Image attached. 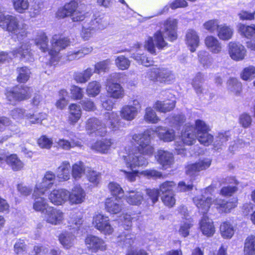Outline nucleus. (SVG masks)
Returning <instances> with one entry per match:
<instances>
[{
    "label": "nucleus",
    "mask_w": 255,
    "mask_h": 255,
    "mask_svg": "<svg viewBox=\"0 0 255 255\" xmlns=\"http://www.w3.org/2000/svg\"><path fill=\"white\" fill-rule=\"evenodd\" d=\"M149 135V131L143 134H133L132 139L138 145V146L132 149H126V155H123L121 157L122 163L128 170L122 169L121 172L129 182L135 181L139 173L138 170H134V168L145 166L148 164V160L144 155L150 156L153 153L154 147L150 144ZM140 173L148 178H157L162 176L161 172L155 169L146 170Z\"/></svg>",
    "instance_id": "f257e3e1"
},
{
    "label": "nucleus",
    "mask_w": 255,
    "mask_h": 255,
    "mask_svg": "<svg viewBox=\"0 0 255 255\" xmlns=\"http://www.w3.org/2000/svg\"><path fill=\"white\" fill-rule=\"evenodd\" d=\"M177 20L173 18H168L164 22L161 29L157 31L153 37L149 36L144 42V47L149 53L156 54V49H162L167 43L164 38L172 41L177 39Z\"/></svg>",
    "instance_id": "f03ea898"
},
{
    "label": "nucleus",
    "mask_w": 255,
    "mask_h": 255,
    "mask_svg": "<svg viewBox=\"0 0 255 255\" xmlns=\"http://www.w3.org/2000/svg\"><path fill=\"white\" fill-rule=\"evenodd\" d=\"M215 191V186L211 184L208 187L200 191V195H197L193 198V201L199 210V212L203 214L200 223V227L203 234L207 237H211L215 233V227L212 220L209 219L206 214L211 205V197Z\"/></svg>",
    "instance_id": "7ed1b4c3"
},
{
    "label": "nucleus",
    "mask_w": 255,
    "mask_h": 255,
    "mask_svg": "<svg viewBox=\"0 0 255 255\" xmlns=\"http://www.w3.org/2000/svg\"><path fill=\"white\" fill-rule=\"evenodd\" d=\"M122 123L117 112H106L103 123L97 118H90L86 123V128L90 133L95 132L100 136H104L108 128L113 131H116L121 128Z\"/></svg>",
    "instance_id": "20e7f679"
},
{
    "label": "nucleus",
    "mask_w": 255,
    "mask_h": 255,
    "mask_svg": "<svg viewBox=\"0 0 255 255\" xmlns=\"http://www.w3.org/2000/svg\"><path fill=\"white\" fill-rule=\"evenodd\" d=\"M0 26L8 32L15 35L19 39L27 36V25L24 23H19L18 18L14 15H0Z\"/></svg>",
    "instance_id": "39448f33"
},
{
    "label": "nucleus",
    "mask_w": 255,
    "mask_h": 255,
    "mask_svg": "<svg viewBox=\"0 0 255 255\" xmlns=\"http://www.w3.org/2000/svg\"><path fill=\"white\" fill-rule=\"evenodd\" d=\"M82 222L81 215L77 218H72L69 223L70 231H63L59 235V241L64 249H69L74 245L76 241V235L79 234V231L81 230Z\"/></svg>",
    "instance_id": "423d86ee"
},
{
    "label": "nucleus",
    "mask_w": 255,
    "mask_h": 255,
    "mask_svg": "<svg viewBox=\"0 0 255 255\" xmlns=\"http://www.w3.org/2000/svg\"><path fill=\"white\" fill-rule=\"evenodd\" d=\"M116 242L127 250L126 255H147L145 250L136 249L138 243L134 233L124 232L118 236Z\"/></svg>",
    "instance_id": "0eeeda50"
},
{
    "label": "nucleus",
    "mask_w": 255,
    "mask_h": 255,
    "mask_svg": "<svg viewBox=\"0 0 255 255\" xmlns=\"http://www.w3.org/2000/svg\"><path fill=\"white\" fill-rule=\"evenodd\" d=\"M87 14L78 6V3L75 1L66 3L63 7L59 8L56 13L57 16L60 18L70 16L73 21L84 20Z\"/></svg>",
    "instance_id": "6e6552de"
},
{
    "label": "nucleus",
    "mask_w": 255,
    "mask_h": 255,
    "mask_svg": "<svg viewBox=\"0 0 255 255\" xmlns=\"http://www.w3.org/2000/svg\"><path fill=\"white\" fill-rule=\"evenodd\" d=\"M51 48L48 52V59L49 64L51 67L55 66L60 59L59 52L61 50L65 49L70 44V40L68 38L61 37L58 35H54L51 39Z\"/></svg>",
    "instance_id": "1a4fd4ad"
},
{
    "label": "nucleus",
    "mask_w": 255,
    "mask_h": 255,
    "mask_svg": "<svg viewBox=\"0 0 255 255\" xmlns=\"http://www.w3.org/2000/svg\"><path fill=\"white\" fill-rule=\"evenodd\" d=\"M14 57H18L25 61L31 60L32 54L30 52V44L29 41H24L19 47L9 53L0 52V63L9 61Z\"/></svg>",
    "instance_id": "9d476101"
},
{
    "label": "nucleus",
    "mask_w": 255,
    "mask_h": 255,
    "mask_svg": "<svg viewBox=\"0 0 255 255\" xmlns=\"http://www.w3.org/2000/svg\"><path fill=\"white\" fill-rule=\"evenodd\" d=\"M146 77L151 81L165 84L173 82L175 78L174 74L169 69L157 66L149 68L146 72Z\"/></svg>",
    "instance_id": "9b49d317"
},
{
    "label": "nucleus",
    "mask_w": 255,
    "mask_h": 255,
    "mask_svg": "<svg viewBox=\"0 0 255 255\" xmlns=\"http://www.w3.org/2000/svg\"><path fill=\"white\" fill-rule=\"evenodd\" d=\"M181 144H178V142L175 143V149L178 154L185 155V149L184 144L190 145L194 144L196 140L197 135L195 132V128L190 124H186L182 129L181 135Z\"/></svg>",
    "instance_id": "f8f14e48"
},
{
    "label": "nucleus",
    "mask_w": 255,
    "mask_h": 255,
    "mask_svg": "<svg viewBox=\"0 0 255 255\" xmlns=\"http://www.w3.org/2000/svg\"><path fill=\"white\" fill-rule=\"evenodd\" d=\"M120 73L111 74L106 83V91L109 98L113 99H120L125 96V91L122 86L118 83L115 82L114 79L119 78Z\"/></svg>",
    "instance_id": "ddd939ff"
},
{
    "label": "nucleus",
    "mask_w": 255,
    "mask_h": 255,
    "mask_svg": "<svg viewBox=\"0 0 255 255\" xmlns=\"http://www.w3.org/2000/svg\"><path fill=\"white\" fill-rule=\"evenodd\" d=\"M32 92V89L26 86H16L7 90L5 93L8 101L11 103L28 99Z\"/></svg>",
    "instance_id": "4468645a"
},
{
    "label": "nucleus",
    "mask_w": 255,
    "mask_h": 255,
    "mask_svg": "<svg viewBox=\"0 0 255 255\" xmlns=\"http://www.w3.org/2000/svg\"><path fill=\"white\" fill-rule=\"evenodd\" d=\"M85 244L92 255H100V252L106 250V245L104 241L98 237L88 235L85 239Z\"/></svg>",
    "instance_id": "2eb2a0df"
},
{
    "label": "nucleus",
    "mask_w": 255,
    "mask_h": 255,
    "mask_svg": "<svg viewBox=\"0 0 255 255\" xmlns=\"http://www.w3.org/2000/svg\"><path fill=\"white\" fill-rule=\"evenodd\" d=\"M44 214V220L52 225H59L64 219V213L60 209L53 207H49Z\"/></svg>",
    "instance_id": "dca6fc26"
},
{
    "label": "nucleus",
    "mask_w": 255,
    "mask_h": 255,
    "mask_svg": "<svg viewBox=\"0 0 255 255\" xmlns=\"http://www.w3.org/2000/svg\"><path fill=\"white\" fill-rule=\"evenodd\" d=\"M155 158L163 170L172 167L174 163V157L172 152L163 149H159L156 152Z\"/></svg>",
    "instance_id": "f3484780"
},
{
    "label": "nucleus",
    "mask_w": 255,
    "mask_h": 255,
    "mask_svg": "<svg viewBox=\"0 0 255 255\" xmlns=\"http://www.w3.org/2000/svg\"><path fill=\"white\" fill-rule=\"evenodd\" d=\"M140 108L139 102L134 100L131 104L125 105L122 107L120 111L121 118L127 121H131L135 119Z\"/></svg>",
    "instance_id": "a211bd4d"
},
{
    "label": "nucleus",
    "mask_w": 255,
    "mask_h": 255,
    "mask_svg": "<svg viewBox=\"0 0 255 255\" xmlns=\"http://www.w3.org/2000/svg\"><path fill=\"white\" fill-rule=\"evenodd\" d=\"M32 196L34 199L33 205L34 210L44 214L49 207L46 198V193L45 192V190H40L35 188Z\"/></svg>",
    "instance_id": "6ab92c4d"
},
{
    "label": "nucleus",
    "mask_w": 255,
    "mask_h": 255,
    "mask_svg": "<svg viewBox=\"0 0 255 255\" xmlns=\"http://www.w3.org/2000/svg\"><path fill=\"white\" fill-rule=\"evenodd\" d=\"M211 164V160L210 158L200 159L196 163L188 165L186 167V173L192 179H195V177L198 176L200 171L209 168Z\"/></svg>",
    "instance_id": "aec40b11"
},
{
    "label": "nucleus",
    "mask_w": 255,
    "mask_h": 255,
    "mask_svg": "<svg viewBox=\"0 0 255 255\" xmlns=\"http://www.w3.org/2000/svg\"><path fill=\"white\" fill-rule=\"evenodd\" d=\"M87 23L91 25L92 30H95L97 32L105 29L109 24L106 16L100 12L94 13Z\"/></svg>",
    "instance_id": "412c9836"
},
{
    "label": "nucleus",
    "mask_w": 255,
    "mask_h": 255,
    "mask_svg": "<svg viewBox=\"0 0 255 255\" xmlns=\"http://www.w3.org/2000/svg\"><path fill=\"white\" fill-rule=\"evenodd\" d=\"M68 195L67 201L71 205L81 204L85 200V191L79 185L74 186L71 191L68 190Z\"/></svg>",
    "instance_id": "4be33fe9"
},
{
    "label": "nucleus",
    "mask_w": 255,
    "mask_h": 255,
    "mask_svg": "<svg viewBox=\"0 0 255 255\" xmlns=\"http://www.w3.org/2000/svg\"><path fill=\"white\" fill-rule=\"evenodd\" d=\"M68 190L60 188L53 190L48 195V199L53 204L62 205L67 201Z\"/></svg>",
    "instance_id": "5701e85b"
},
{
    "label": "nucleus",
    "mask_w": 255,
    "mask_h": 255,
    "mask_svg": "<svg viewBox=\"0 0 255 255\" xmlns=\"http://www.w3.org/2000/svg\"><path fill=\"white\" fill-rule=\"evenodd\" d=\"M229 53L231 58L236 61L243 60L246 55V49L241 44L231 42L228 44Z\"/></svg>",
    "instance_id": "b1692460"
},
{
    "label": "nucleus",
    "mask_w": 255,
    "mask_h": 255,
    "mask_svg": "<svg viewBox=\"0 0 255 255\" xmlns=\"http://www.w3.org/2000/svg\"><path fill=\"white\" fill-rule=\"evenodd\" d=\"M151 131L156 132L159 138L164 142L172 141L175 137V132L173 129L160 126L147 130L143 133L146 131H149L150 135H151ZM141 134H143V133ZM149 137H150V135H149ZM150 139L151 140L150 138Z\"/></svg>",
    "instance_id": "393cba45"
},
{
    "label": "nucleus",
    "mask_w": 255,
    "mask_h": 255,
    "mask_svg": "<svg viewBox=\"0 0 255 255\" xmlns=\"http://www.w3.org/2000/svg\"><path fill=\"white\" fill-rule=\"evenodd\" d=\"M56 182L55 174L51 171H48L44 174L42 181L36 184L35 188L40 190H45V192L46 193Z\"/></svg>",
    "instance_id": "a878e982"
},
{
    "label": "nucleus",
    "mask_w": 255,
    "mask_h": 255,
    "mask_svg": "<svg viewBox=\"0 0 255 255\" xmlns=\"http://www.w3.org/2000/svg\"><path fill=\"white\" fill-rule=\"evenodd\" d=\"M212 203H214L219 212L228 213L237 206L238 199L236 198H234L228 202H225L221 199L217 198L213 201L211 199Z\"/></svg>",
    "instance_id": "bb28decb"
},
{
    "label": "nucleus",
    "mask_w": 255,
    "mask_h": 255,
    "mask_svg": "<svg viewBox=\"0 0 255 255\" xmlns=\"http://www.w3.org/2000/svg\"><path fill=\"white\" fill-rule=\"evenodd\" d=\"M124 209L123 204L120 198H109L105 201V209L111 214H117Z\"/></svg>",
    "instance_id": "cd10ccee"
},
{
    "label": "nucleus",
    "mask_w": 255,
    "mask_h": 255,
    "mask_svg": "<svg viewBox=\"0 0 255 255\" xmlns=\"http://www.w3.org/2000/svg\"><path fill=\"white\" fill-rule=\"evenodd\" d=\"M185 42L190 51L195 52L200 42L199 36L197 31L193 29H188L186 33Z\"/></svg>",
    "instance_id": "c85d7f7f"
},
{
    "label": "nucleus",
    "mask_w": 255,
    "mask_h": 255,
    "mask_svg": "<svg viewBox=\"0 0 255 255\" xmlns=\"http://www.w3.org/2000/svg\"><path fill=\"white\" fill-rule=\"evenodd\" d=\"M113 143L111 139L103 138L94 143L91 145V149L98 153L107 154Z\"/></svg>",
    "instance_id": "c756f323"
},
{
    "label": "nucleus",
    "mask_w": 255,
    "mask_h": 255,
    "mask_svg": "<svg viewBox=\"0 0 255 255\" xmlns=\"http://www.w3.org/2000/svg\"><path fill=\"white\" fill-rule=\"evenodd\" d=\"M70 162L63 161L56 170L57 177L60 181H66L70 179L71 173Z\"/></svg>",
    "instance_id": "7c9ffc66"
},
{
    "label": "nucleus",
    "mask_w": 255,
    "mask_h": 255,
    "mask_svg": "<svg viewBox=\"0 0 255 255\" xmlns=\"http://www.w3.org/2000/svg\"><path fill=\"white\" fill-rule=\"evenodd\" d=\"M205 44L208 50L213 54H219L222 51V43L215 36H207L205 39Z\"/></svg>",
    "instance_id": "2f4dec72"
},
{
    "label": "nucleus",
    "mask_w": 255,
    "mask_h": 255,
    "mask_svg": "<svg viewBox=\"0 0 255 255\" xmlns=\"http://www.w3.org/2000/svg\"><path fill=\"white\" fill-rule=\"evenodd\" d=\"M88 170H90L89 167L86 166L83 162L78 161L72 165L71 175L74 180H79Z\"/></svg>",
    "instance_id": "473e14b6"
},
{
    "label": "nucleus",
    "mask_w": 255,
    "mask_h": 255,
    "mask_svg": "<svg viewBox=\"0 0 255 255\" xmlns=\"http://www.w3.org/2000/svg\"><path fill=\"white\" fill-rule=\"evenodd\" d=\"M68 123L71 125H75L82 116L81 106L76 104H71L69 106Z\"/></svg>",
    "instance_id": "72a5a7b5"
},
{
    "label": "nucleus",
    "mask_w": 255,
    "mask_h": 255,
    "mask_svg": "<svg viewBox=\"0 0 255 255\" xmlns=\"http://www.w3.org/2000/svg\"><path fill=\"white\" fill-rule=\"evenodd\" d=\"M68 136L70 137V141L64 138H59L57 140L55 141V143L58 148L68 150L76 146L81 147L82 146V143L80 141L75 140L71 137L70 135Z\"/></svg>",
    "instance_id": "f704fd0d"
},
{
    "label": "nucleus",
    "mask_w": 255,
    "mask_h": 255,
    "mask_svg": "<svg viewBox=\"0 0 255 255\" xmlns=\"http://www.w3.org/2000/svg\"><path fill=\"white\" fill-rule=\"evenodd\" d=\"M125 200L129 205L138 206L141 204L143 199V194L137 191L130 190L127 192Z\"/></svg>",
    "instance_id": "c9c22d12"
},
{
    "label": "nucleus",
    "mask_w": 255,
    "mask_h": 255,
    "mask_svg": "<svg viewBox=\"0 0 255 255\" xmlns=\"http://www.w3.org/2000/svg\"><path fill=\"white\" fill-rule=\"evenodd\" d=\"M34 43L42 52H45L47 51L48 39L44 32L40 31L37 32L34 39Z\"/></svg>",
    "instance_id": "e433bc0d"
},
{
    "label": "nucleus",
    "mask_w": 255,
    "mask_h": 255,
    "mask_svg": "<svg viewBox=\"0 0 255 255\" xmlns=\"http://www.w3.org/2000/svg\"><path fill=\"white\" fill-rule=\"evenodd\" d=\"M93 50V48L91 46H84L81 47L78 50L69 51L67 53V60L69 61H72L76 59H79L83 57L86 55L90 53Z\"/></svg>",
    "instance_id": "4c0bfd02"
},
{
    "label": "nucleus",
    "mask_w": 255,
    "mask_h": 255,
    "mask_svg": "<svg viewBox=\"0 0 255 255\" xmlns=\"http://www.w3.org/2000/svg\"><path fill=\"white\" fill-rule=\"evenodd\" d=\"M199 63L205 69L211 68L212 66L214 59L212 56L206 51L201 50L198 53Z\"/></svg>",
    "instance_id": "58836bf2"
},
{
    "label": "nucleus",
    "mask_w": 255,
    "mask_h": 255,
    "mask_svg": "<svg viewBox=\"0 0 255 255\" xmlns=\"http://www.w3.org/2000/svg\"><path fill=\"white\" fill-rule=\"evenodd\" d=\"M239 32L240 34L247 38L255 37V25H247L240 23L237 26Z\"/></svg>",
    "instance_id": "ea45409f"
},
{
    "label": "nucleus",
    "mask_w": 255,
    "mask_h": 255,
    "mask_svg": "<svg viewBox=\"0 0 255 255\" xmlns=\"http://www.w3.org/2000/svg\"><path fill=\"white\" fill-rule=\"evenodd\" d=\"M175 107V101L167 100L163 101H157L154 104V108L157 111L166 113L172 110Z\"/></svg>",
    "instance_id": "a19ab883"
},
{
    "label": "nucleus",
    "mask_w": 255,
    "mask_h": 255,
    "mask_svg": "<svg viewBox=\"0 0 255 255\" xmlns=\"http://www.w3.org/2000/svg\"><path fill=\"white\" fill-rule=\"evenodd\" d=\"M228 90L236 95H239L242 90V84L238 79L236 78L231 77L227 83Z\"/></svg>",
    "instance_id": "79ce46f5"
},
{
    "label": "nucleus",
    "mask_w": 255,
    "mask_h": 255,
    "mask_svg": "<svg viewBox=\"0 0 255 255\" xmlns=\"http://www.w3.org/2000/svg\"><path fill=\"white\" fill-rule=\"evenodd\" d=\"M244 255H255V236L251 235L245 241Z\"/></svg>",
    "instance_id": "37998d69"
},
{
    "label": "nucleus",
    "mask_w": 255,
    "mask_h": 255,
    "mask_svg": "<svg viewBox=\"0 0 255 255\" xmlns=\"http://www.w3.org/2000/svg\"><path fill=\"white\" fill-rule=\"evenodd\" d=\"M218 36L223 40H228L231 39L233 34V29L226 24H221L219 27Z\"/></svg>",
    "instance_id": "c03bdc74"
},
{
    "label": "nucleus",
    "mask_w": 255,
    "mask_h": 255,
    "mask_svg": "<svg viewBox=\"0 0 255 255\" xmlns=\"http://www.w3.org/2000/svg\"><path fill=\"white\" fill-rule=\"evenodd\" d=\"M11 1L13 9L20 14L25 13L30 7L28 0H11Z\"/></svg>",
    "instance_id": "a18cd8bd"
},
{
    "label": "nucleus",
    "mask_w": 255,
    "mask_h": 255,
    "mask_svg": "<svg viewBox=\"0 0 255 255\" xmlns=\"http://www.w3.org/2000/svg\"><path fill=\"white\" fill-rule=\"evenodd\" d=\"M220 232L222 237L231 239L234 234V229L229 222H224L220 226Z\"/></svg>",
    "instance_id": "49530a36"
},
{
    "label": "nucleus",
    "mask_w": 255,
    "mask_h": 255,
    "mask_svg": "<svg viewBox=\"0 0 255 255\" xmlns=\"http://www.w3.org/2000/svg\"><path fill=\"white\" fill-rule=\"evenodd\" d=\"M101 85L99 82L93 81L90 82L86 89V93L88 96L91 97H95L100 92Z\"/></svg>",
    "instance_id": "de8ad7c7"
},
{
    "label": "nucleus",
    "mask_w": 255,
    "mask_h": 255,
    "mask_svg": "<svg viewBox=\"0 0 255 255\" xmlns=\"http://www.w3.org/2000/svg\"><path fill=\"white\" fill-rule=\"evenodd\" d=\"M17 72L18 73L17 80L20 83L26 82L29 79L31 74L30 69L26 66L17 68Z\"/></svg>",
    "instance_id": "09e8293b"
},
{
    "label": "nucleus",
    "mask_w": 255,
    "mask_h": 255,
    "mask_svg": "<svg viewBox=\"0 0 255 255\" xmlns=\"http://www.w3.org/2000/svg\"><path fill=\"white\" fill-rule=\"evenodd\" d=\"M230 137V134L229 131L219 133L216 137L214 142V146L217 149L220 148L221 146L226 143Z\"/></svg>",
    "instance_id": "8fccbe9b"
},
{
    "label": "nucleus",
    "mask_w": 255,
    "mask_h": 255,
    "mask_svg": "<svg viewBox=\"0 0 255 255\" xmlns=\"http://www.w3.org/2000/svg\"><path fill=\"white\" fill-rule=\"evenodd\" d=\"M96 32L95 30L92 29L91 25L87 22H85L82 26L81 36L84 40H88L93 36Z\"/></svg>",
    "instance_id": "3c124183"
},
{
    "label": "nucleus",
    "mask_w": 255,
    "mask_h": 255,
    "mask_svg": "<svg viewBox=\"0 0 255 255\" xmlns=\"http://www.w3.org/2000/svg\"><path fill=\"white\" fill-rule=\"evenodd\" d=\"M59 98L56 101L55 106L57 108L62 110L67 106L68 101L67 100L68 92L64 89L61 90L59 92Z\"/></svg>",
    "instance_id": "603ef678"
},
{
    "label": "nucleus",
    "mask_w": 255,
    "mask_h": 255,
    "mask_svg": "<svg viewBox=\"0 0 255 255\" xmlns=\"http://www.w3.org/2000/svg\"><path fill=\"white\" fill-rule=\"evenodd\" d=\"M144 119L146 122L152 124H156L160 120L155 111L151 107L146 108Z\"/></svg>",
    "instance_id": "864d4df0"
},
{
    "label": "nucleus",
    "mask_w": 255,
    "mask_h": 255,
    "mask_svg": "<svg viewBox=\"0 0 255 255\" xmlns=\"http://www.w3.org/2000/svg\"><path fill=\"white\" fill-rule=\"evenodd\" d=\"M255 77V67L249 66L245 67L241 73V78L244 81H250Z\"/></svg>",
    "instance_id": "5fc2aeb1"
},
{
    "label": "nucleus",
    "mask_w": 255,
    "mask_h": 255,
    "mask_svg": "<svg viewBox=\"0 0 255 255\" xmlns=\"http://www.w3.org/2000/svg\"><path fill=\"white\" fill-rule=\"evenodd\" d=\"M193 126L195 128V132L197 135L207 131H209L210 130L209 126L205 122L201 120H196L195 123V126Z\"/></svg>",
    "instance_id": "6e6d98bb"
},
{
    "label": "nucleus",
    "mask_w": 255,
    "mask_h": 255,
    "mask_svg": "<svg viewBox=\"0 0 255 255\" xmlns=\"http://www.w3.org/2000/svg\"><path fill=\"white\" fill-rule=\"evenodd\" d=\"M130 64L129 59L123 55L118 56L115 60L116 66L121 70L128 68Z\"/></svg>",
    "instance_id": "4d7b16f0"
},
{
    "label": "nucleus",
    "mask_w": 255,
    "mask_h": 255,
    "mask_svg": "<svg viewBox=\"0 0 255 255\" xmlns=\"http://www.w3.org/2000/svg\"><path fill=\"white\" fill-rule=\"evenodd\" d=\"M131 57L139 64L146 67L152 65L153 63V60L151 58L147 57L143 54L133 53L132 54Z\"/></svg>",
    "instance_id": "13d9d810"
},
{
    "label": "nucleus",
    "mask_w": 255,
    "mask_h": 255,
    "mask_svg": "<svg viewBox=\"0 0 255 255\" xmlns=\"http://www.w3.org/2000/svg\"><path fill=\"white\" fill-rule=\"evenodd\" d=\"M110 65L111 61L109 59L98 62L95 65L94 72L97 74L106 72L109 70Z\"/></svg>",
    "instance_id": "bf43d9fd"
},
{
    "label": "nucleus",
    "mask_w": 255,
    "mask_h": 255,
    "mask_svg": "<svg viewBox=\"0 0 255 255\" xmlns=\"http://www.w3.org/2000/svg\"><path fill=\"white\" fill-rule=\"evenodd\" d=\"M109 189L111 194L117 198H121L124 196V190L120 185L116 182H111L109 184Z\"/></svg>",
    "instance_id": "052dcab7"
},
{
    "label": "nucleus",
    "mask_w": 255,
    "mask_h": 255,
    "mask_svg": "<svg viewBox=\"0 0 255 255\" xmlns=\"http://www.w3.org/2000/svg\"><path fill=\"white\" fill-rule=\"evenodd\" d=\"M219 21L218 19H211L206 21L204 24V28L210 33H214L218 30L220 27Z\"/></svg>",
    "instance_id": "680f3d73"
},
{
    "label": "nucleus",
    "mask_w": 255,
    "mask_h": 255,
    "mask_svg": "<svg viewBox=\"0 0 255 255\" xmlns=\"http://www.w3.org/2000/svg\"><path fill=\"white\" fill-rule=\"evenodd\" d=\"M109 221V217L102 214H97L93 217V225L99 231L105 222Z\"/></svg>",
    "instance_id": "e2e57ef3"
},
{
    "label": "nucleus",
    "mask_w": 255,
    "mask_h": 255,
    "mask_svg": "<svg viewBox=\"0 0 255 255\" xmlns=\"http://www.w3.org/2000/svg\"><path fill=\"white\" fill-rule=\"evenodd\" d=\"M47 114L44 113H40L36 114H26V118L28 119L31 124H38L42 120L45 119Z\"/></svg>",
    "instance_id": "0e129e2a"
},
{
    "label": "nucleus",
    "mask_w": 255,
    "mask_h": 255,
    "mask_svg": "<svg viewBox=\"0 0 255 255\" xmlns=\"http://www.w3.org/2000/svg\"><path fill=\"white\" fill-rule=\"evenodd\" d=\"M197 138L200 143L205 146H208L213 141V136L209 133V131L198 134L197 135Z\"/></svg>",
    "instance_id": "69168bd1"
},
{
    "label": "nucleus",
    "mask_w": 255,
    "mask_h": 255,
    "mask_svg": "<svg viewBox=\"0 0 255 255\" xmlns=\"http://www.w3.org/2000/svg\"><path fill=\"white\" fill-rule=\"evenodd\" d=\"M203 75L200 73L196 74L194 78L193 79L192 86L197 94L202 92L201 88V83L203 82Z\"/></svg>",
    "instance_id": "338daca9"
},
{
    "label": "nucleus",
    "mask_w": 255,
    "mask_h": 255,
    "mask_svg": "<svg viewBox=\"0 0 255 255\" xmlns=\"http://www.w3.org/2000/svg\"><path fill=\"white\" fill-rule=\"evenodd\" d=\"M185 120L184 115L180 114L176 116L169 118L166 119V123H169L171 126H179L182 124Z\"/></svg>",
    "instance_id": "774afa93"
}]
</instances>
